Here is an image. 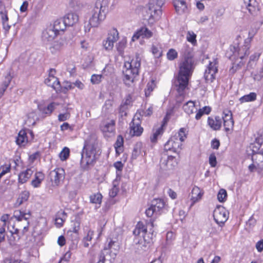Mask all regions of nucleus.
<instances>
[{
    "label": "nucleus",
    "mask_w": 263,
    "mask_h": 263,
    "mask_svg": "<svg viewBox=\"0 0 263 263\" xmlns=\"http://www.w3.org/2000/svg\"><path fill=\"white\" fill-rule=\"evenodd\" d=\"M70 151L68 147H65L59 154V157L62 161L66 160L69 156Z\"/></svg>",
    "instance_id": "48"
},
{
    "label": "nucleus",
    "mask_w": 263,
    "mask_h": 263,
    "mask_svg": "<svg viewBox=\"0 0 263 263\" xmlns=\"http://www.w3.org/2000/svg\"><path fill=\"white\" fill-rule=\"evenodd\" d=\"M196 35L192 31H189L187 34L186 39L189 42L194 44L196 42Z\"/></svg>",
    "instance_id": "57"
},
{
    "label": "nucleus",
    "mask_w": 263,
    "mask_h": 263,
    "mask_svg": "<svg viewBox=\"0 0 263 263\" xmlns=\"http://www.w3.org/2000/svg\"><path fill=\"white\" fill-rule=\"evenodd\" d=\"M256 248L259 252L263 251V239L258 241L256 243Z\"/></svg>",
    "instance_id": "64"
},
{
    "label": "nucleus",
    "mask_w": 263,
    "mask_h": 263,
    "mask_svg": "<svg viewBox=\"0 0 263 263\" xmlns=\"http://www.w3.org/2000/svg\"><path fill=\"white\" fill-rule=\"evenodd\" d=\"M153 108L149 107L146 110H139L138 113L140 116L148 117L150 116L153 114Z\"/></svg>",
    "instance_id": "56"
},
{
    "label": "nucleus",
    "mask_w": 263,
    "mask_h": 263,
    "mask_svg": "<svg viewBox=\"0 0 263 263\" xmlns=\"http://www.w3.org/2000/svg\"><path fill=\"white\" fill-rule=\"evenodd\" d=\"M166 56L168 60L173 61L177 58L178 52L175 49L171 48L168 50Z\"/></svg>",
    "instance_id": "44"
},
{
    "label": "nucleus",
    "mask_w": 263,
    "mask_h": 263,
    "mask_svg": "<svg viewBox=\"0 0 263 263\" xmlns=\"http://www.w3.org/2000/svg\"><path fill=\"white\" fill-rule=\"evenodd\" d=\"M147 231V227L142 221H139L133 231V234L135 236L141 237Z\"/></svg>",
    "instance_id": "31"
},
{
    "label": "nucleus",
    "mask_w": 263,
    "mask_h": 263,
    "mask_svg": "<svg viewBox=\"0 0 263 263\" xmlns=\"http://www.w3.org/2000/svg\"><path fill=\"white\" fill-rule=\"evenodd\" d=\"M119 180L117 178L114 180L112 182V187L109 191V196L111 197H115L119 192Z\"/></svg>",
    "instance_id": "42"
},
{
    "label": "nucleus",
    "mask_w": 263,
    "mask_h": 263,
    "mask_svg": "<svg viewBox=\"0 0 263 263\" xmlns=\"http://www.w3.org/2000/svg\"><path fill=\"white\" fill-rule=\"evenodd\" d=\"M141 237H143L145 243H149L153 240V233L150 232L148 233L147 231Z\"/></svg>",
    "instance_id": "51"
},
{
    "label": "nucleus",
    "mask_w": 263,
    "mask_h": 263,
    "mask_svg": "<svg viewBox=\"0 0 263 263\" xmlns=\"http://www.w3.org/2000/svg\"><path fill=\"white\" fill-rule=\"evenodd\" d=\"M177 165V159L172 156H168L166 159H162L160 163L161 168L165 170H173Z\"/></svg>",
    "instance_id": "17"
},
{
    "label": "nucleus",
    "mask_w": 263,
    "mask_h": 263,
    "mask_svg": "<svg viewBox=\"0 0 263 263\" xmlns=\"http://www.w3.org/2000/svg\"><path fill=\"white\" fill-rule=\"evenodd\" d=\"M3 29L5 34H7L12 25H15L18 20V15L16 12H14L12 16L8 17L6 11L0 12Z\"/></svg>",
    "instance_id": "7"
},
{
    "label": "nucleus",
    "mask_w": 263,
    "mask_h": 263,
    "mask_svg": "<svg viewBox=\"0 0 263 263\" xmlns=\"http://www.w3.org/2000/svg\"><path fill=\"white\" fill-rule=\"evenodd\" d=\"M98 142L95 137H89L85 142L81 153V165L83 169L87 170L95 164L100 155Z\"/></svg>",
    "instance_id": "2"
},
{
    "label": "nucleus",
    "mask_w": 263,
    "mask_h": 263,
    "mask_svg": "<svg viewBox=\"0 0 263 263\" xmlns=\"http://www.w3.org/2000/svg\"><path fill=\"white\" fill-rule=\"evenodd\" d=\"M174 7L176 12L180 14L184 13L187 9L186 3L183 0H175Z\"/></svg>",
    "instance_id": "33"
},
{
    "label": "nucleus",
    "mask_w": 263,
    "mask_h": 263,
    "mask_svg": "<svg viewBox=\"0 0 263 263\" xmlns=\"http://www.w3.org/2000/svg\"><path fill=\"white\" fill-rule=\"evenodd\" d=\"M102 76L101 74H92L90 81L93 84H98L101 82Z\"/></svg>",
    "instance_id": "54"
},
{
    "label": "nucleus",
    "mask_w": 263,
    "mask_h": 263,
    "mask_svg": "<svg viewBox=\"0 0 263 263\" xmlns=\"http://www.w3.org/2000/svg\"><path fill=\"white\" fill-rule=\"evenodd\" d=\"M164 202L161 199H155L153 200L152 205L145 211V214H154L163 212L164 208Z\"/></svg>",
    "instance_id": "14"
},
{
    "label": "nucleus",
    "mask_w": 263,
    "mask_h": 263,
    "mask_svg": "<svg viewBox=\"0 0 263 263\" xmlns=\"http://www.w3.org/2000/svg\"><path fill=\"white\" fill-rule=\"evenodd\" d=\"M100 128L105 137H110L115 133V121L113 120L104 121L100 125Z\"/></svg>",
    "instance_id": "12"
},
{
    "label": "nucleus",
    "mask_w": 263,
    "mask_h": 263,
    "mask_svg": "<svg viewBox=\"0 0 263 263\" xmlns=\"http://www.w3.org/2000/svg\"><path fill=\"white\" fill-rule=\"evenodd\" d=\"M253 162L257 166L258 171L263 170V153L254 154L252 157Z\"/></svg>",
    "instance_id": "30"
},
{
    "label": "nucleus",
    "mask_w": 263,
    "mask_h": 263,
    "mask_svg": "<svg viewBox=\"0 0 263 263\" xmlns=\"http://www.w3.org/2000/svg\"><path fill=\"white\" fill-rule=\"evenodd\" d=\"M164 125L165 123L164 122L161 125V126L159 127L156 129H153V135L150 138L152 142H156L158 137L162 135L164 132L163 126H164Z\"/></svg>",
    "instance_id": "34"
},
{
    "label": "nucleus",
    "mask_w": 263,
    "mask_h": 263,
    "mask_svg": "<svg viewBox=\"0 0 263 263\" xmlns=\"http://www.w3.org/2000/svg\"><path fill=\"white\" fill-rule=\"evenodd\" d=\"M68 6L71 9H75L78 6V2L76 0H68Z\"/></svg>",
    "instance_id": "63"
},
{
    "label": "nucleus",
    "mask_w": 263,
    "mask_h": 263,
    "mask_svg": "<svg viewBox=\"0 0 263 263\" xmlns=\"http://www.w3.org/2000/svg\"><path fill=\"white\" fill-rule=\"evenodd\" d=\"M183 55L184 59L179 64L177 78V90L179 93L183 92L187 86L195 67L192 51L190 49H185Z\"/></svg>",
    "instance_id": "1"
},
{
    "label": "nucleus",
    "mask_w": 263,
    "mask_h": 263,
    "mask_svg": "<svg viewBox=\"0 0 263 263\" xmlns=\"http://www.w3.org/2000/svg\"><path fill=\"white\" fill-rule=\"evenodd\" d=\"M256 97L257 95L255 92H251L241 97L239 101L241 103L252 102L256 100Z\"/></svg>",
    "instance_id": "39"
},
{
    "label": "nucleus",
    "mask_w": 263,
    "mask_h": 263,
    "mask_svg": "<svg viewBox=\"0 0 263 263\" xmlns=\"http://www.w3.org/2000/svg\"><path fill=\"white\" fill-rule=\"evenodd\" d=\"M55 105L56 104L55 103H51L46 107L43 108L39 107V109L40 111H42L43 114L50 115L55 109Z\"/></svg>",
    "instance_id": "43"
},
{
    "label": "nucleus",
    "mask_w": 263,
    "mask_h": 263,
    "mask_svg": "<svg viewBox=\"0 0 263 263\" xmlns=\"http://www.w3.org/2000/svg\"><path fill=\"white\" fill-rule=\"evenodd\" d=\"M182 143L177 137L174 136L165 144L164 149L176 152L178 149H181Z\"/></svg>",
    "instance_id": "15"
},
{
    "label": "nucleus",
    "mask_w": 263,
    "mask_h": 263,
    "mask_svg": "<svg viewBox=\"0 0 263 263\" xmlns=\"http://www.w3.org/2000/svg\"><path fill=\"white\" fill-rule=\"evenodd\" d=\"M218 64L217 59L210 62L204 74V78L207 82H212L215 79L218 72Z\"/></svg>",
    "instance_id": "9"
},
{
    "label": "nucleus",
    "mask_w": 263,
    "mask_h": 263,
    "mask_svg": "<svg viewBox=\"0 0 263 263\" xmlns=\"http://www.w3.org/2000/svg\"><path fill=\"white\" fill-rule=\"evenodd\" d=\"M78 15L73 12L68 13L63 18L65 24L67 26H72L77 23L79 21Z\"/></svg>",
    "instance_id": "22"
},
{
    "label": "nucleus",
    "mask_w": 263,
    "mask_h": 263,
    "mask_svg": "<svg viewBox=\"0 0 263 263\" xmlns=\"http://www.w3.org/2000/svg\"><path fill=\"white\" fill-rule=\"evenodd\" d=\"M128 107L126 106L121 104L119 108V113L121 116H126L127 115V110Z\"/></svg>",
    "instance_id": "59"
},
{
    "label": "nucleus",
    "mask_w": 263,
    "mask_h": 263,
    "mask_svg": "<svg viewBox=\"0 0 263 263\" xmlns=\"http://www.w3.org/2000/svg\"><path fill=\"white\" fill-rule=\"evenodd\" d=\"M71 254L69 251L67 252L64 255L63 257L61 259L59 263H64V262L68 261L71 257Z\"/></svg>",
    "instance_id": "61"
},
{
    "label": "nucleus",
    "mask_w": 263,
    "mask_h": 263,
    "mask_svg": "<svg viewBox=\"0 0 263 263\" xmlns=\"http://www.w3.org/2000/svg\"><path fill=\"white\" fill-rule=\"evenodd\" d=\"M70 117L69 113L60 114L58 116V120L60 122L64 121L68 119Z\"/></svg>",
    "instance_id": "58"
},
{
    "label": "nucleus",
    "mask_w": 263,
    "mask_h": 263,
    "mask_svg": "<svg viewBox=\"0 0 263 263\" xmlns=\"http://www.w3.org/2000/svg\"><path fill=\"white\" fill-rule=\"evenodd\" d=\"M137 114L138 112L130 124V135L132 136H139L143 131V128L141 126V122L139 117H137V118H136Z\"/></svg>",
    "instance_id": "13"
},
{
    "label": "nucleus",
    "mask_w": 263,
    "mask_h": 263,
    "mask_svg": "<svg viewBox=\"0 0 263 263\" xmlns=\"http://www.w3.org/2000/svg\"><path fill=\"white\" fill-rule=\"evenodd\" d=\"M119 39V32L117 29L112 28L108 32L107 37L103 42L104 48L106 50L112 49L114 43Z\"/></svg>",
    "instance_id": "10"
},
{
    "label": "nucleus",
    "mask_w": 263,
    "mask_h": 263,
    "mask_svg": "<svg viewBox=\"0 0 263 263\" xmlns=\"http://www.w3.org/2000/svg\"><path fill=\"white\" fill-rule=\"evenodd\" d=\"M16 144L20 146H24L28 142L27 133L25 130H21L18 134L16 139Z\"/></svg>",
    "instance_id": "32"
},
{
    "label": "nucleus",
    "mask_w": 263,
    "mask_h": 263,
    "mask_svg": "<svg viewBox=\"0 0 263 263\" xmlns=\"http://www.w3.org/2000/svg\"><path fill=\"white\" fill-rule=\"evenodd\" d=\"M152 51L153 55L157 58H160L162 54V50L160 48H158L156 46L153 45L152 47Z\"/></svg>",
    "instance_id": "53"
},
{
    "label": "nucleus",
    "mask_w": 263,
    "mask_h": 263,
    "mask_svg": "<svg viewBox=\"0 0 263 263\" xmlns=\"http://www.w3.org/2000/svg\"><path fill=\"white\" fill-rule=\"evenodd\" d=\"M165 0H151L148 4L147 13L149 15V19H158L161 14V7Z\"/></svg>",
    "instance_id": "6"
},
{
    "label": "nucleus",
    "mask_w": 263,
    "mask_h": 263,
    "mask_svg": "<svg viewBox=\"0 0 263 263\" xmlns=\"http://www.w3.org/2000/svg\"><path fill=\"white\" fill-rule=\"evenodd\" d=\"M66 26H67L65 24V22L64 21V20L62 19H59L56 20L54 22L53 26L52 27L58 34L59 31H64L66 28Z\"/></svg>",
    "instance_id": "36"
},
{
    "label": "nucleus",
    "mask_w": 263,
    "mask_h": 263,
    "mask_svg": "<svg viewBox=\"0 0 263 263\" xmlns=\"http://www.w3.org/2000/svg\"><path fill=\"white\" fill-rule=\"evenodd\" d=\"M214 213V214H225V209L222 205H217Z\"/></svg>",
    "instance_id": "62"
},
{
    "label": "nucleus",
    "mask_w": 263,
    "mask_h": 263,
    "mask_svg": "<svg viewBox=\"0 0 263 263\" xmlns=\"http://www.w3.org/2000/svg\"><path fill=\"white\" fill-rule=\"evenodd\" d=\"M208 122L209 125L214 130H219L221 127V119L218 116H216L214 118L209 117Z\"/></svg>",
    "instance_id": "28"
},
{
    "label": "nucleus",
    "mask_w": 263,
    "mask_h": 263,
    "mask_svg": "<svg viewBox=\"0 0 263 263\" xmlns=\"http://www.w3.org/2000/svg\"><path fill=\"white\" fill-rule=\"evenodd\" d=\"M183 109L188 115L192 114L197 110L195 107V103L192 101H189L186 102L183 106Z\"/></svg>",
    "instance_id": "35"
},
{
    "label": "nucleus",
    "mask_w": 263,
    "mask_h": 263,
    "mask_svg": "<svg viewBox=\"0 0 263 263\" xmlns=\"http://www.w3.org/2000/svg\"><path fill=\"white\" fill-rule=\"evenodd\" d=\"M44 179L45 175L43 172H36L34 175L33 179L31 181V185L34 188L40 187Z\"/></svg>",
    "instance_id": "24"
},
{
    "label": "nucleus",
    "mask_w": 263,
    "mask_h": 263,
    "mask_svg": "<svg viewBox=\"0 0 263 263\" xmlns=\"http://www.w3.org/2000/svg\"><path fill=\"white\" fill-rule=\"evenodd\" d=\"M175 137H177L181 141L183 142L184 141L185 138H186V134H185V129L184 128H181L180 129L178 136H174Z\"/></svg>",
    "instance_id": "55"
},
{
    "label": "nucleus",
    "mask_w": 263,
    "mask_h": 263,
    "mask_svg": "<svg viewBox=\"0 0 263 263\" xmlns=\"http://www.w3.org/2000/svg\"><path fill=\"white\" fill-rule=\"evenodd\" d=\"M260 55V53L256 52L252 54L250 57V60L247 64V68L248 69H252L254 68V66L256 64V61L258 60Z\"/></svg>",
    "instance_id": "37"
},
{
    "label": "nucleus",
    "mask_w": 263,
    "mask_h": 263,
    "mask_svg": "<svg viewBox=\"0 0 263 263\" xmlns=\"http://www.w3.org/2000/svg\"><path fill=\"white\" fill-rule=\"evenodd\" d=\"M108 0H97L91 11L103 21L108 10Z\"/></svg>",
    "instance_id": "4"
},
{
    "label": "nucleus",
    "mask_w": 263,
    "mask_h": 263,
    "mask_svg": "<svg viewBox=\"0 0 263 263\" xmlns=\"http://www.w3.org/2000/svg\"><path fill=\"white\" fill-rule=\"evenodd\" d=\"M89 199L91 203L100 205L102 202V195L100 193L93 194L90 196Z\"/></svg>",
    "instance_id": "40"
},
{
    "label": "nucleus",
    "mask_w": 263,
    "mask_h": 263,
    "mask_svg": "<svg viewBox=\"0 0 263 263\" xmlns=\"http://www.w3.org/2000/svg\"><path fill=\"white\" fill-rule=\"evenodd\" d=\"M34 171L31 168L26 169L18 175V183L24 184L26 183L31 177Z\"/></svg>",
    "instance_id": "26"
},
{
    "label": "nucleus",
    "mask_w": 263,
    "mask_h": 263,
    "mask_svg": "<svg viewBox=\"0 0 263 263\" xmlns=\"http://www.w3.org/2000/svg\"><path fill=\"white\" fill-rule=\"evenodd\" d=\"M222 118L225 131L228 132L232 130L234 126V121L231 112L228 111L227 114H224Z\"/></svg>",
    "instance_id": "19"
},
{
    "label": "nucleus",
    "mask_w": 263,
    "mask_h": 263,
    "mask_svg": "<svg viewBox=\"0 0 263 263\" xmlns=\"http://www.w3.org/2000/svg\"><path fill=\"white\" fill-rule=\"evenodd\" d=\"M57 35L58 33L54 29L50 27L43 31L42 37L43 40L49 42L52 41Z\"/></svg>",
    "instance_id": "27"
},
{
    "label": "nucleus",
    "mask_w": 263,
    "mask_h": 263,
    "mask_svg": "<svg viewBox=\"0 0 263 263\" xmlns=\"http://www.w3.org/2000/svg\"><path fill=\"white\" fill-rule=\"evenodd\" d=\"M29 196V193L28 192L24 191L22 192L17 199V202L19 205L21 204L23 202L26 201L28 200Z\"/></svg>",
    "instance_id": "50"
},
{
    "label": "nucleus",
    "mask_w": 263,
    "mask_h": 263,
    "mask_svg": "<svg viewBox=\"0 0 263 263\" xmlns=\"http://www.w3.org/2000/svg\"><path fill=\"white\" fill-rule=\"evenodd\" d=\"M243 7H245L251 15H257L259 8V5L256 0H243Z\"/></svg>",
    "instance_id": "18"
},
{
    "label": "nucleus",
    "mask_w": 263,
    "mask_h": 263,
    "mask_svg": "<svg viewBox=\"0 0 263 263\" xmlns=\"http://www.w3.org/2000/svg\"><path fill=\"white\" fill-rule=\"evenodd\" d=\"M127 43L126 40L125 39H122L116 45L117 49L119 52L121 54L122 53L124 49L126 47Z\"/></svg>",
    "instance_id": "49"
},
{
    "label": "nucleus",
    "mask_w": 263,
    "mask_h": 263,
    "mask_svg": "<svg viewBox=\"0 0 263 263\" xmlns=\"http://www.w3.org/2000/svg\"><path fill=\"white\" fill-rule=\"evenodd\" d=\"M67 44V42L65 37H61L59 39L55 41L50 47V49L52 53H55L60 51L65 45Z\"/></svg>",
    "instance_id": "21"
},
{
    "label": "nucleus",
    "mask_w": 263,
    "mask_h": 263,
    "mask_svg": "<svg viewBox=\"0 0 263 263\" xmlns=\"http://www.w3.org/2000/svg\"><path fill=\"white\" fill-rule=\"evenodd\" d=\"M45 83L55 90H59L61 85L58 79L54 76H48L45 80Z\"/></svg>",
    "instance_id": "25"
},
{
    "label": "nucleus",
    "mask_w": 263,
    "mask_h": 263,
    "mask_svg": "<svg viewBox=\"0 0 263 263\" xmlns=\"http://www.w3.org/2000/svg\"><path fill=\"white\" fill-rule=\"evenodd\" d=\"M49 177L53 186H58L65 178V171L62 168H55L50 171Z\"/></svg>",
    "instance_id": "11"
},
{
    "label": "nucleus",
    "mask_w": 263,
    "mask_h": 263,
    "mask_svg": "<svg viewBox=\"0 0 263 263\" xmlns=\"http://www.w3.org/2000/svg\"><path fill=\"white\" fill-rule=\"evenodd\" d=\"M227 193L226 190L221 189L217 194V199L219 202H223L226 201Z\"/></svg>",
    "instance_id": "46"
},
{
    "label": "nucleus",
    "mask_w": 263,
    "mask_h": 263,
    "mask_svg": "<svg viewBox=\"0 0 263 263\" xmlns=\"http://www.w3.org/2000/svg\"><path fill=\"white\" fill-rule=\"evenodd\" d=\"M250 42L249 39L245 40L244 45L239 48L238 53L240 59L242 60L245 56L249 54Z\"/></svg>",
    "instance_id": "29"
},
{
    "label": "nucleus",
    "mask_w": 263,
    "mask_h": 263,
    "mask_svg": "<svg viewBox=\"0 0 263 263\" xmlns=\"http://www.w3.org/2000/svg\"><path fill=\"white\" fill-rule=\"evenodd\" d=\"M215 221L220 226L225 223L228 219V215H213Z\"/></svg>",
    "instance_id": "38"
},
{
    "label": "nucleus",
    "mask_w": 263,
    "mask_h": 263,
    "mask_svg": "<svg viewBox=\"0 0 263 263\" xmlns=\"http://www.w3.org/2000/svg\"><path fill=\"white\" fill-rule=\"evenodd\" d=\"M142 147L141 143H137L135 146L132 153V157L136 158V157L140 154Z\"/></svg>",
    "instance_id": "45"
},
{
    "label": "nucleus",
    "mask_w": 263,
    "mask_h": 263,
    "mask_svg": "<svg viewBox=\"0 0 263 263\" xmlns=\"http://www.w3.org/2000/svg\"><path fill=\"white\" fill-rule=\"evenodd\" d=\"M140 65L141 59L137 55L130 62L124 63L123 70V81L126 85L130 86L133 83L135 78L139 74Z\"/></svg>",
    "instance_id": "3"
},
{
    "label": "nucleus",
    "mask_w": 263,
    "mask_h": 263,
    "mask_svg": "<svg viewBox=\"0 0 263 263\" xmlns=\"http://www.w3.org/2000/svg\"><path fill=\"white\" fill-rule=\"evenodd\" d=\"M115 241L110 240L107 246H105L99 256V260L97 263H111L116 256V253H111L110 250Z\"/></svg>",
    "instance_id": "8"
},
{
    "label": "nucleus",
    "mask_w": 263,
    "mask_h": 263,
    "mask_svg": "<svg viewBox=\"0 0 263 263\" xmlns=\"http://www.w3.org/2000/svg\"><path fill=\"white\" fill-rule=\"evenodd\" d=\"M80 222H78V226H73V227L72 228V230H69L67 232L68 234H70V235H72V233H73V237L75 240L77 239V238H78V231L80 228Z\"/></svg>",
    "instance_id": "52"
},
{
    "label": "nucleus",
    "mask_w": 263,
    "mask_h": 263,
    "mask_svg": "<svg viewBox=\"0 0 263 263\" xmlns=\"http://www.w3.org/2000/svg\"><path fill=\"white\" fill-rule=\"evenodd\" d=\"M103 21L96 15L90 12V17L88 22L84 25V31L85 32H89L91 28L98 27Z\"/></svg>",
    "instance_id": "16"
},
{
    "label": "nucleus",
    "mask_w": 263,
    "mask_h": 263,
    "mask_svg": "<svg viewBox=\"0 0 263 263\" xmlns=\"http://www.w3.org/2000/svg\"><path fill=\"white\" fill-rule=\"evenodd\" d=\"M203 195V192L198 186H194L191 193V200L192 202V204L201 200Z\"/></svg>",
    "instance_id": "23"
},
{
    "label": "nucleus",
    "mask_w": 263,
    "mask_h": 263,
    "mask_svg": "<svg viewBox=\"0 0 263 263\" xmlns=\"http://www.w3.org/2000/svg\"><path fill=\"white\" fill-rule=\"evenodd\" d=\"M209 163L212 167H215L217 164L216 156L214 154H211L209 157Z\"/></svg>",
    "instance_id": "60"
},
{
    "label": "nucleus",
    "mask_w": 263,
    "mask_h": 263,
    "mask_svg": "<svg viewBox=\"0 0 263 263\" xmlns=\"http://www.w3.org/2000/svg\"><path fill=\"white\" fill-rule=\"evenodd\" d=\"M123 144V139L121 135L118 136L116 142L115 144L116 153L119 155L122 151V146Z\"/></svg>",
    "instance_id": "41"
},
{
    "label": "nucleus",
    "mask_w": 263,
    "mask_h": 263,
    "mask_svg": "<svg viewBox=\"0 0 263 263\" xmlns=\"http://www.w3.org/2000/svg\"><path fill=\"white\" fill-rule=\"evenodd\" d=\"M108 0H97L91 11L103 21L108 10Z\"/></svg>",
    "instance_id": "5"
},
{
    "label": "nucleus",
    "mask_w": 263,
    "mask_h": 263,
    "mask_svg": "<svg viewBox=\"0 0 263 263\" xmlns=\"http://www.w3.org/2000/svg\"><path fill=\"white\" fill-rule=\"evenodd\" d=\"M155 87V84L153 80L147 83L146 87L145 89V95L146 97H148L150 95L151 92L153 90Z\"/></svg>",
    "instance_id": "47"
},
{
    "label": "nucleus",
    "mask_w": 263,
    "mask_h": 263,
    "mask_svg": "<svg viewBox=\"0 0 263 263\" xmlns=\"http://www.w3.org/2000/svg\"><path fill=\"white\" fill-rule=\"evenodd\" d=\"M153 32L146 27H142L138 30L132 37V41L138 40L140 36L142 38H150L153 36Z\"/></svg>",
    "instance_id": "20"
}]
</instances>
